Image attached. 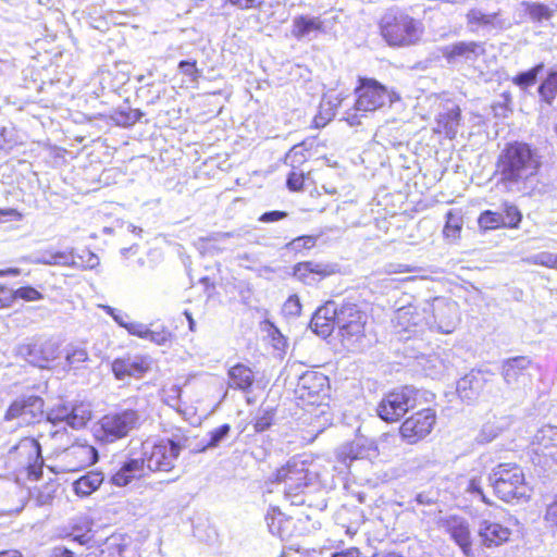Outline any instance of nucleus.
Wrapping results in <instances>:
<instances>
[{"mask_svg":"<svg viewBox=\"0 0 557 557\" xmlns=\"http://www.w3.org/2000/svg\"><path fill=\"white\" fill-rule=\"evenodd\" d=\"M542 164L537 148L524 141L508 143L495 163L497 185L510 194L532 195Z\"/></svg>","mask_w":557,"mask_h":557,"instance_id":"obj_1","label":"nucleus"},{"mask_svg":"<svg viewBox=\"0 0 557 557\" xmlns=\"http://www.w3.org/2000/svg\"><path fill=\"white\" fill-rule=\"evenodd\" d=\"M383 39L389 47L405 48L417 45L423 34L422 21L398 9L387 11L380 21Z\"/></svg>","mask_w":557,"mask_h":557,"instance_id":"obj_2","label":"nucleus"},{"mask_svg":"<svg viewBox=\"0 0 557 557\" xmlns=\"http://www.w3.org/2000/svg\"><path fill=\"white\" fill-rule=\"evenodd\" d=\"M495 495L504 502L527 499L529 488L523 470L516 463H499L488 475Z\"/></svg>","mask_w":557,"mask_h":557,"instance_id":"obj_3","label":"nucleus"},{"mask_svg":"<svg viewBox=\"0 0 557 557\" xmlns=\"http://www.w3.org/2000/svg\"><path fill=\"white\" fill-rule=\"evenodd\" d=\"M367 314L357 304L342 302L337 313L336 327L344 346L349 350H359L366 339Z\"/></svg>","mask_w":557,"mask_h":557,"instance_id":"obj_4","label":"nucleus"},{"mask_svg":"<svg viewBox=\"0 0 557 557\" xmlns=\"http://www.w3.org/2000/svg\"><path fill=\"white\" fill-rule=\"evenodd\" d=\"M141 416L137 410L123 409L103 416L95 429V436L103 443H113L126 437L140 425Z\"/></svg>","mask_w":557,"mask_h":557,"instance_id":"obj_5","label":"nucleus"},{"mask_svg":"<svg viewBox=\"0 0 557 557\" xmlns=\"http://www.w3.org/2000/svg\"><path fill=\"white\" fill-rule=\"evenodd\" d=\"M60 342L52 337L34 336L14 347V355L34 367L48 369L61 354Z\"/></svg>","mask_w":557,"mask_h":557,"instance_id":"obj_6","label":"nucleus"},{"mask_svg":"<svg viewBox=\"0 0 557 557\" xmlns=\"http://www.w3.org/2000/svg\"><path fill=\"white\" fill-rule=\"evenodd\" d=\"M531 359L525 356L508 358L503 361L502 376L506 385L503 397L509 400H520L527 394L531 383Z\"/></svg>","mask_w":557,"mask_h":557,"instance_id":"obj_7","label":"nucleus"},{"mask_svg":"<svg viewBox=\"0 0 557 557\" xmlns=\"http://www.w3.org/2000/svg\"><path fill=\"white\" fill-rule=\"evenodd\" d=\"M421 392L413 386H403L387 393L379 403L377 416L386 422L399 421L418 405Z\"/></svg>","mask_w":557,"mask_h":557,"instance_id":"obj_8","label":"nucleus"},{"mask_svg":"<svg viewBox=\"0 0 557 557\" xmlns=\"http://www.w3.org/2000/svg\"><path fill=\"white\" fill-rule=\"evenodd\" d=\"M277 483H284V495L294 506L305 504L302 491L309 485V471L301 460H289L285 467L277 470L275 475Z\"/></svg>","mask_w":557,"mask_h":557,"instance_id":"obj_9","label":"nucleus"},{"mask_svg":"<svg viewBox=\"0 0 557 557\" xmlns=\"http://www.w3.org/2000/svg\"><path fill=\"white\" fill-rule=\"evenodd\" d=\"M357 99L354 110L356 112H372L386 104L400 100L395 91H389L385 86L375 79H360L356 88Z\"/></svg>","mask_w":557,"mask_h":557,"instance_id":"obj_10","label":"nucleus"},{"mask_svg":"<svg viewBox=\"0 0 557 557\" xmlns=\"http://www.w3.org/2000/svg\"><path fill=\"white\" fill-rule=\"evenodd\" d=\"M178 443L176 446H169L165 441L159 443L144 442L141 455L145 458L148 470L169 472L174 469L175 461L180 456Z\"/></svg>","mask_w":557,"mask_h":557,"instance_id":"obj_11","label":"nucleus"},{"mask_svg":"<svg viewBox=\"0 0 557 557\" xmlns=\"http://www.w3.org/2000/svg\"><path fill=\"white\" fill-rule=\"evenodd\" d=\"M329 377L321 372L308 370L297 382L295 394L298 399L308 405L320 404L329 394Z\"/></svg>","mask_w":557,"mask_h":557,"instance_id":"obj_12","label":"nucleus"},{"mask_svg":"<svg viewBox=\"0 0 557 557\" xmlns=\"http://www.w3.org/2000/svg\"><path fill=\"white\" fill-rule=\"evenodd\" d=\"M45 400L37 395H22L15 399L4 414L5 421L21 419L22 423L40 422L45 417Z\"/></svg>","mask_w":557,"mask_h":557,"instance_id":"obj_13","label":"nucleus"},{"mask_svg":"<svg viewBox=\"0 0 557 557\" xmlns=\"http://www.w3.org/2000/svg\"><path fill=\"white\" fill-rule=\"evenodd\" d=\"M393 322L398 334H418L431 326L430 310L426 307L404 306L395 312Z\"/></svg>","mask_w":557,"mask_h":557,"instance_id":"obj_14","label":"nucleus"},{"mask_svg":"<svg viewBox=\"0 0 557 557\" xmlns=\"http://www.w3.org/2000/svg\"><path fill=\"white\" fill-rule=\"evenodd\" d=\"M435 421L436 414L433 409H422L403 422L399 429L400 435L409 444L417 443L431 433Z\"/></svg>","mask_w":557,"mask_h":557,"instance_id":"obj_15","label":"nucleus"},{"mask_svg":"<svg viewBox=\"0 0 557 557\" xmlns=\"http://www.w3.org/2000/svg\"><path fill=\"white\" fill-rule=\"evenodd\" d=\"M466 21L471 32L480 29L504 30L510 27V23L502 18L500 11L484 13L481 9L472 8L467 12Z\"/></svg>","mask_w":557,"mask_h":557,"instance_id":"obj_16","label":"nucleus"},{"mask_svg":"<svg viewBox=\"0 0 557 557\" xmlns=\"http://www.w3.org/2000/svg\"><path fill=\"white\" fill-rule=\"evenodd\" d=\"M336 272V264L314 261L298 262L293 268V276L307 285H313L320 280Z\"/></svg>","mask_w":557,"mask_h":557,"instance_id":"obj_17","label":"nucleus"},{"mask_svg":"<svg viewBox=\"0 0 557 557\" xmlns=\"http://www.w3.org/2000/svg\"><path fill=\"white\" fill-rule=\"evenodd\" d=\"M433 323L442 333H451L458 323L457 304L454 301H445L435 299L433 304Z\"/></svg>","mask_w":557,"mask_h":557,"instance_id":"obj_18","label":"nucleus"},{"mask_svg":"<svg viewBox=\"0 0 557 557\" xmlns=\"http://www.w3.org/2000/svg\"><path fill=\"white\" fill-rule=\"evenodd\" d=\"M478 535L481 547L494 548L508 542L511 531L497 522L483 520L480 522Z\"/></svg>","mask_w":557,"mask_h":557,"instance_id":"obj_19","label":"nucleus"},{"mask_svg":"<svg viewBox=\"0 0 557 557\" xmlns=\"http://www.w3.org/2000/svg\"><path fill=\"white\" fill-rule=\"evenodd\" d=\"M290 33L298 40H311L320 33L326 34L327 29L319 16L298 15L293 18Z\"/></svg>","mask_w":557,"mask_h":557,"instance_id":"obj_20","label":"nucleus"},{"mask_svg":"<svg viewBox=\"0 0 557 557\" xmlns=\"http://www.w3.org/2000/svg\"><path fill=\"white\" fill-rule=\"evenodd\" d=\"M447 532L467 557H474L469 523L463 518L454 517L447 521Z\"/></svg>","mask_w":557,"mask_h":557,"instance_id":"obj_21","label":"nucleus"},{"mask_svg":"<svg viewBox=\"0 0 557 557\" xmlns=\"http://www.w3.org/2000/svg\"><path fill=\"white\" fill-rule=\"evenodd\" d=\"M486 382L485 373L472 370L458 380L456 391L462 400L472 401L479 397Z\"/></svg>","mask_w":557,"mask_h":557,"instance_id":"obj_22","label":"nucleus"},{"mask_svg":"<svg viewBox=\"0 0 557 557\" xmlns=\"http://www.w3.org/2000/svg\"><path fill=\"white\" fill-rule=\"evenodd\" d=\"M485 52L484 45L476 41H458L446 47L445 59L451 63L458 60L474 61Z\"/></svg>","mask_w":557,"mask_h":557,"instance_id":"obj_23","label":"nucleus"},{"mask_svg":"<svg viewBox=\"0 0 557 557\" xmlns=\"http://www.w3.org/2000/svg\"><path fill=\"white\" fill-rule=\"evenodd\" d=\"M146 461L144 456L129 457L117 472L111 476L112 484L116 486H125L131 483L134 479H139L144 475Z\"/></svg>","mask_w":557,"mask_h":557,"instance_id":"obj_24","label":"nucleus"},{"mask_svg":"<svg viewBox=\"0 0 557 557\" xmlns=\"http://www.w3.org/2000/svg\"><path fill=\"white\" fill-rule=\"evenodd\" d=\"M264 519L271 534L282 540H289L294 536L293 518L286 517L278 507H271Z\"/></svg>","mask_w":557,"mask_h":557,"instance_id":"obj_25","label":"nucleus"},{"mask_svg":"<svg viewBox=\"0 0 557 557\" xmlns=\"http://www.w3.org/2000/svg\"><path fill=\"white\" fill-rule=\"evenodd\" d=\"M461 111L459 106L453 101H447L442 106L437 115V126L443 129L445 135L453 139L457 135L460 124Z\"/></svg>","mask_w":557,"mask_h":557,"instance_id":"obj_26","label":"nucleus"},{"mask_svg":"<svg viewBox=\"0 0 557 557\" xmlns=\"http://www.w3.org/2000/svg\"><path fill=\"white\" fill-rule=\"evenodd\" d=\"M537 443L536 451L546 459L557 465V428L544 426L535 435Z\"/></svg>","mask_w":557,"mask_h":557,"instance_id":"obj_27","label":"nucleus"},{"mask_svg":"<svg viewBox=\"0 0 557 557\" xmlns=\"http://www.w3.org/2000/svg\"><path fill=\"white\" fill-rule=\"evenodd\" d=\"M147 369L148 366L140 357L115 359L112 363V371L119 380L126 376L140 377Z\"/></svg>","mask_w":557,"mask_h":557,"instance_id":"obj_28","label":"nucleus"},{"mask_svg":"<svg viewBox=\"0 0 557 557\" xmlns=\"http://www.w3.org/2000/svg\"><path fill=\"white\" fill-rule=\"evenodd\" d=\"M230 387L247 392L255 382L253 371L246 364L237 363L228 370Z\"/></svg>","mask_w":557,"mask_h":557,"instance_id":"obj_29","label":"nucleus"},{"mask_svg":"<svg viewBox=\"0 0 557 557\" xmlns=\"http://www.w3.org/2000/svg\"><path fill=\"white\" fill-rule=\"evenodd\" d=\"M537 95L541 102L553 106L557 97V64L552 66L546 76L541 81L537 87Z\"/></svg>","mask_w":557,"mask_h":557,"instance_id":"obj_30","label":"nucleus"},{"mask_svg":"<svg viewBox=\"0 0 557 557\" xmlns=\"http://www.w3.org/2000/svg\"><path fill=\"white\" fill-rule=\"evenodd\" d=\"M104 475L99 471H89L73 483V491L81 497L92 494L103 482Z\"/></svg>","mask_w":557,"mask_h":557,"instance_id":"obj_31","label":"nucleus"},{"mask_svg":"<svg viewBox=\"0 0 557 557\" xmlns=\"http://www.w3.org/2000/svg\"><path fill=\"white\" fill-rule=\"evenodd\" d=\"M65 367L69 370L77 371L84 369V363L89 361L87 349L77 344H67L64 348Z\"/></svg>","mask_w":557,"mask_h":557,"instance_id":"obj_32","label":"nucleus"},{"mask_svg":"<svg viewBox=\"0 0 557 557\" xmlns=\"http://www.w3.org/2000/svg\"><path fill=\"white\" fill-rule=\"evenodd\" d=\"M544 69H545V65L543 62L537 63L527 71L517 73L511 78V82L520 90L528 91L531 87H533L537 83L539 75L542 74Z\"/></svg>","mask_w":557,"mask_h":557,"instance_id":"obj_33","label":"nucleus"},{"mask_svg":"<svg viewBox=\"0 0 557 557\" xmlns=\"http://www.w3.org/2000/svg\"><path fill=\"white\" fill-rule=\"evenodd\" d=\"M143 115L144 113L139 109L122 106L111 113L110 119L117 126L131 127L136 124Z\"/></svg>","mask_w":557,"mask_h":557,"instance_id":"obj_34","label":"nucleus"},{"mask_svg":"<svg viewBox=\"0 0 557 557\" xmlns=\"http://www.w3.org/2000/svg\"><path fill=\"white\" fill-rule=\"evenodd\" d=\"M521 4L524 7L525 13L534 23H542L544 21H548L557 12V5H555V9H553L549 5L541 2L528 1H523Z\"/></svg>","mask_w":557,"mask_h":557,"instance_id":"obj_35","label":"nucleus"},{"mask_svg":"<svg viewBox=\"0 0 557 557\" xmlns=\"http://www.w3.org/2000/svg\"><path fill=\"white\" fill-rule=\"evenodd\" d=\"M91 419V410L88 405L70 404V428L79 430Z\"/></svg>","mask_w":557,"mask_h":557,"instance_id":"obj_36","label":"nucleus"},{"mask_svg":"<svg viewBox=\"0 0 557 557\" xmlns=\"http://www.w3.org/2000/svg\"><path fill=\"white\" fill-rule=\"evenodd\" d=\"M69 455L77 458L83 466L94 465L98 458V451L94 446L87 444H76L69 448Z\"/></svg>","mask_w":557,"mask_h":557,"instance_id":"obj_37","label":"nucleus"},{"mask_svg":"<svg viewBox=\"0 0 557 557\" xmlns=\"http://www.w3.org/2000/svg\"><path fill=\"white\" fill-rule=\"evenodd\" d=\"M46 420L52 425L65 424L70 426V404H60L47 412H45Z\"/></svg>","mask_w":557,"mask_h":557,"instance_id":"obj_38","label":"nucleus"},{"mask_svg":"<svg viewBox=\"0 0 557 557\" xmlns=\"http://www.w3.org/2000/svg\"><path fill=\"white\" fill-rule=\"evenodd\" d=\"M275 410L272 407L261 406L255 417L253 428L256 432L267 431L273 423Z\"/></svg>","mask_w":557,"mask_h":557,"instance_id":"obj_39","label":"nucleus"},{"mask_svg":"<svg viewBox=\"0 0 557 557\" xmlns=\"http://www.w3.org/2000/svg\"><path fill=\"white\" fill-rule=\"evenodd\" d=\"M500 212L504 220V227L517 228L519 226L522 214L517 206L505 202Z\"/></svg>","mask_w":557,"mask_h":557,"instance_id":"obj_40","label":"nucleus"},{"mask_svg":"<svg viewBox=\"0 0 557 557\" xmlns=\"http://www.w3.org/2000/svg\"><path fill=\"white\" fill-rule=\"evenodd\" d=\"M478 223L480 227L484 230H496L504 227V220L502 218V212L499 211H483L478 219Z\"/></svg>","mask_w":557,"mask_h":557,"instance_id":"obj_41","label":"nucleus"},{"mask_svg":"<svg viewBox=\"0 0 557 557\" xmlns=\"http://www.w3.org/2000/svg\"><path fill=\"white\" fill-rule=\"evenodd\" d=\"M341 304L335 301H327L320 308H318L313 315L317 317V320H325L327 322H332V324L336 325L337 322V313H339Z\"/></svg>","mask_w":557,"mask_h":557,"instance_id":"obj_42","label":"nucleus"},{"mask_svg":"<svg viewBox=\"0 0 557 557\" xmlns=\"http://www.w3.org/2000/svg\"><path fill=\"white\" fill-rule=\"evenodd\" d=\"M231 432V425L225 423L220 425L219 428L209 432V441L206 445H203L201 450H207L211 448H216L220 444L227 438Z\"/></svg>","mask_w":557,"mask_h":557,"instance_id":"obj_43","label":"nucleus"},{"mask_svg":"<svg viewBox=\"0 0 557 557\" xmlns=\"http://www.w3.org/2000/svg\"><path fill=\"white\" fill-rule=\"evenodd\" d=\"M177 69L180 73L188 76L191 83H197L202 75V71L198 69L196 60H182L178 62Z\"/></svg>","mask_w":557,"mask_h":557,"instance_id":"obj_44","label":"nucleus"},{"mask_svg":"<svg viewBox=\"0 0 557 557\" xmlns=\"http://www.w3.org/2000/svg\"><path fill=\"white\" fill-rule=\"evenodd\" d=\"M12 293H13V302L17 298H21L25 301H36V300L44 299V295L39 290H37L36 288H34L32 286H23L15 290L12 289Z\"/></svg>","mask_w":557,"mask_h":557,"instance_id":"obj_45","label":"nucleus"},{"mask_svg":"<svg viewBox=\"0 0 557 557\" xmlns=\"http://www.w3.org/2000/svg\"><path fill=\"white\" fill-rule=\"evenodd\" d=\"M555 260L556 253L549 251H541L528 257L525 262L529 264L542 265L552 269Z\"/></svg>","mask_w":557,"mask_h":557,"instance_id":"obj_46","label":"nucleus"},{"mask_svg":"<svg viewBox=\"0 0 557 557\" xmlns=\"http://www.w3.org/2000/svg\"><path fill=\"white\" fill-rule=\"evenodd\" d=\"M446 224L444 226L443 233L446 237L457 238L458 234L461 230V220L460 218L454 215L451 211H449L446 215Z\"/></svg>","mask_w":557,"mask_h":557,"instance_id":"obj_47","label":"nucleus"},{"mask_svg":"<svg viewBox=\"0 0 557 557\" xmlns=\"http://www.w3.org/2000/svg\"><path fill=\"white\" fill-rule=\"evenodd\" d=\"M335 326L336 325L332 324V322H327L324 319L317 320L315 315H313L310 321V329L312 332L323 338H326L329 335H331Z\"/></svg>","mask_w":557,"mask_h":557,"instance_id":"obj_48","label":"nucleus"},{"mask_svg":"<svg viewBox=\"0 0 557 557\" xmlns=\"http://www.w3.org/2000/svg\"><path fill=\"white\" fill-rule=\"evenodd\" d=\"M500 432V429L496 426L494 423H485L480 430L476 441L480 444H486L495 440Z\"/></svg>","mask_w":557,"mask_h":557,"instance_id":"obj_49","label":"nucleus"},{"mask_svg":"<svg viewBox=\"0 0 557 557\" xmlns=\"http://www.w3.org/2000/svg\"><path fill=\"white\" fill-rule=\"evenodd\" d=\"M503 101L496 102L493 104L492 109L494 115L496 117H507L509 113L512 112L511 104V95L509 92H504L502 95Z\"/></svg>","mask_w":557,"mask_h":557,"instance_id":"obj_50","label":"nucleus"},{"mask_svg":"<svg viewBox=\"0 0 557 557\" xmlns=\"http://www.w3.org/2000/svg\"><path fill=\"white\" fill-rule=\"evenodd\" d=\"M238 236H239V234L237 232H216V233L210 234L207 237H201L200 240L208 243L210 248L221 250V248H219L215 244L223 243L227 238L238 237Z\"/></svg>","mask_w":557,"mask_h":557,"instance_id":"obj_51","label":"nucleus"},{"mask_svg":"<svg viewBox=\"0 0 557 557\" xmlns=\"http://www.w3.org/2000/svg\"><path fill=\"white\" fill-rule=\"evenodd\" d=\"M37 262L42 264L70 265L75 263V260L73 253L59 251L51 253V260H37Z\"/></svg>","mask_w":557,"mask_h":557,"instance_id":"obj_52","label":"nucleus"},{"mask_svg":"<svg viewBox=\"0 0 557 557\" xmlns=\"http://www.w3.org/2000/svg\"><path fill=\"white\" fill-rule=\"evenodd\" d=\"M317 238L314 236L305 235L293 239L287 247L292 250L299 251L302 248L309 249L315 245Z\"/></svg>","mask_w":557,"mask_h":557,"instance_id":"obj_53","label":"nucleus"},{"mask_svg":"<svg viewBox=\"0 0 557 557\" xmlns=\"http://www.w3.org/2000/svg\"><path fill=\"white\" fill-rule=\"evenodd\" d=\"M171 337H172L171 332L168 331L165 327H162L161 330H158V331H152L149 329V334H147L146 339H149L150 342H152L157 345L163 346L168 342H170Z\"/></svg>","mask_w":557,"mask_h":557,"instance_id":"obj_54","label":"nucleus"},{"mask_svg":"<svg viewBox=\"0 0 557 557\" xmlns=\"http://www.w3.org/2000/svg\"><path fill=\"white\" fill-rule=\"evenodd\" d=\"M283 311L286 315L297 317L301 311V304L297 295H292L285 301Z\"/></svg>","mask_w":557,"mask_h":557,"instance_id":"obj_55","label":"nucleus"},{"mask_svg":"<svg viewBox=\"0 0 557 557\" xmlns=\"http://www.w3.org/2000/svg\"><path fill=\"white\" fill-rule=\"evenodd\" d=\"M304 181L305 177L302 173L292 171L287 176L286 185L290 190L298 191L302 188Z\"/></svg>","mask_w":557,"mask_h":557,"instance_id":"obj_56","label":"nucleus"},{"mask_svg":"<svg viewBox=\"0 0 557 557\" xmlns=\"http://www.w3.org/2000/svg\"><path fill=\"white\" fill-rule=\"evenodd\" d=\"M125 329L129 334L145 339L147 338V334H149V327L139 322H127Z\"/></svg>","mask_w":557,"mask_h":557,"instance_id":"obj_57","label":"nucleus"},{"mask_svg":"<svg viewBox=\"0 0 557 557\" xmlns=\"http://www.w3.org/2000/svg\"><path fill=\"white\" fill-rule=\"evenodd\" d=\"M287 215H288V213L286 211H281V210L268 211V212H264L263 214H261V216L259 218V221L263 222V223H272V222L283 220Z\"/></svg>","mask_w":557,"mask_h":557,"instance_id":"obj_58","label":"nucleus"},{"mask_svg":"<svg viewBox=\"0 0 557 557\" xmlns=\"http://www.w3.org/2000/svg\"><path fill=\"white\" fill-rule=\"evenodd\" d=\"M544 519L548 525L557 527V495L555 500L547 506Z\"/></svg>","mask_w":557,"mask_h":557,"instance_id":"obj_59","label":"nucleus"},{"mask_svg":"<svg viewBox=\"0 0 557 557\" xmlns=\"http://www.w3.org/2000/svg\"><path fill=\"white\" fill-rule=\"evenodd\" d=\"M13 305V293L11 288L0 285V308H8Z\"/></svg>","mask_w":557,"mask_h":557,"instance_id":"obj_60","label":"nucleus"},{"mask_svg":"<svg viewBox=\"0 0 557 557\" xmlns=\"http://www.w3.org/2000/svg\"><path fill=\"white\" fill-rule=\"evenodd\" d=\"M54 491L50 488L49 486H46L44 490H40L37 494V503L40 506L48 505L53 498Z\"/></svg>","mask_w":557,"mask_h":557,"instance_id":"obj_61","label":"nucleus"},{"mask_svg":"<svg viewBox=\"0 0 557 557\" xmlns=\"http://www.w3.org/2000/svg\"><path fill=\"white\" fill-rule=\"evenodd\" d=\"M304 159L301 145H295L286 154V162L290 160L292 164L295 162H301Z\"/></svg>","mask_w":557,"mask_h":557,"instance_id":"obj_62","label":"nucleus"},{"mask_svg":"<svg viewBox=\"0 0 557 557\" xmlns=\"http://www.w3.org/2000/svg\"><path fill=\"white\" fill-rule=\"evenodd\" d=\"M467 491L470 492L471 494L480 496L484 503L488 504V500L485 498L481 484L478 480H470Z\"/></svg>","mask_w":557,"mask_h":557,"instance_id":"obj_63","label":"nucleus"},{"mask_svg":"<svg viewBox=\"0 0 557 557\" xmlns=\"http://www.w3.org/2000/svg\"><path fill=\"white\" fill-rule=\"evenodd\" d=\"M49 557H76L75 554L64 547V546H55L50 550Z\"/></svg>","mask_w":557,"mask_h":557,"instance_id":"obj_64","label":"nucleus"}]
</instances>
